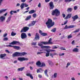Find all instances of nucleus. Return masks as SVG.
Masks as SVG:
<instances>
[{
  "label": "nucleus",
  "mask_w": 80,
  "mask_h": 80,
  "mask_svg": "<svg viewBox=\"0 0 80 80\" xmlns=\"http://www.w3.org/2000/svg\"><path fill=\"white\" fill-rule=\"evenodd\" d=\"M31 75V74L29 73H28L26 74V75L28 77H30V75Z\"/></svg>",
  "instance_id": "56"
},
{
  "label": "nucleus",
  "mask_w": 80,
  "mask_h": 80,
  "mask_svg": "<svg viewBox=\"0 0 80 80\" xmlns=\"http://www.w3.org/2000/svg\"><path fill=\"white\" fill-rule=\"evenodd\" d=\"M60 50H65V48H60Z\"/></svg>",
  "instance_id": "63"
},
{
  "label": "nucleus",
  "mask_w": 80,
  "mask_h": 80,
  "mask_svg": "<svg viewBox=\"0 0 80 80\" xmlns=\"http://www.w3.org/2000/svg\"><path fill=\"white\" fill-rule=\"evenodd\" d=\"M70 65V63L69 62H68L67 63V64L66 66V68H67Z\"/></svg>",
  "instance_id": "39"
},
{
  "label": "nucleus",
  "mask_w": 80,
  "mask_h": 80,
  "mask_svg": "<svg viewBox=\"0 0 80 80\" xmlns=\"http://www.w3.org/2000/svg\"><path fill=\"white\" fill-rule=\"evenodd\" d=\"M29 77H30L31 79H33V77L32 76V74H31L30 76H29Z\"/></svg>",
  "instance_id": "57"
},
{
  "label": "nucleus",
  "mask_w": 80,
  "mask_h": 80,
  "mask_svg": "<svg viewBox=\"0 0 80 80\" xmlns=\"http://www.w3.org/2000/svg\"><path fill=\"white\" fill-rule=\"evenodd\" d=\"M28 29H29V28L28 27H24L22 29L21 31V32L22 33V32H26L28 30Z\"/></svg>",
  "instance_id": "5"
},
{
  "label": "nucleus",
  "mask_w": 80,
  "mask_h": 80,
  "mask_svg": "<svg viewBox=\"0 0 80 80\" xmlns=\"http://www.w3.org/2000/svg\"><path fill=\"white\" fill-rule=\"evenodd\" d=\"M72 0H65V2H70Z\"/></svg>",
  "instance_id": "51"
},
{
  "label": "nucleus",
  "mask_w": 80,
  "mask_h": 80,
  "mask_svg": "<svg viewBox=\"0 0 80 80\" xmlns=\"http://www.w3.org/2000/svg\"><path fill=\"white\" fill-rule=\"evenodd\" d=\"M31 15H29L28 17H27V18L25 19L26 20H29L31 18Z\"/></svg>",
  "instance_id": "32"
},
{
  "label": "nucleus",
  "mask_w": 80,
  "mask_h": 80,
  "mask_svg": "<svg viewBox=\"0 0 80 80\" xmlns=\"http://www.w3.org/2000/svg\"><path fill=\"white\" fill-rule=\"evenodd\" d=\"M7 36V34H5L3 36V37H6Z\"/></svg>",
  "instance_id": "60"
},
{
  "label": "nucleus",
  "mask_w": 80,
  "mask_h": 80,
  "mask_svg": "<svg viewBox=\"0 0 80 80\" xmlns=\"http://www.w3.org/2000/svg\"><path fill=\"white\" fill-rule=\"evenodd\" d=\"M7 55V54H1L0 55V58L1 59H3V60H4L5 59V57Z\"/></svg>",
  "instance_id": "12"
},
{
  "label": "nucleus",
  "mask_w": 80,
  "mask_h": 80,
  "mask_svg": "<svg viewBox=\"0 0 80 80\" xmlns=\"http://www.w3.org/2000/svg\"><path fill=\"white\" fill-rule=\"evenodd\" d=\"M42 51H46L47 52H48V49H42Z\"/></svg>",
  "instance_id": "61"
},
{
  "label": "nucleus",
  "mask_w": 80,
  "mask_h": 80,
  "mask_svg": "<svg viewBox=\"0 0 80 80\" xmlns=\"http://www.w3.org/2000/svg\"><path fill=\"white\" fill-rule=\"evenodd\" d=\"M36 17H37V14L36 13H34L32 15L33 18H36Z\"/></svg>",
  "instance_id": "46"
},
{
  "label": "nucleus",
  "mask_w": 80,
  "mask_h": 80,
  "mask_svg": "<svg viewBox=\"0 0 80 80\" xmlns=\"http://www.w3.org/2000/svg\"><path fill=\"white\" fill-rule=\"evenodd\" d=\"M11 35L12 36H15V35H16V33H14L13 32H12L11 33Z\"/></svg>",
  "instance_id": "37"
},
{
  "label": "nucleus",
  "mask_w": 80,
  "mask_h": 80,
  "mask_svg": "<svg viewBox=\"0 0 80 80\" xmlns=\"http://www.w3.org/2000/svg\"><path fill=\"white\" fill-rule=\"evenodd\" d=\"M45 64L44 63H42L41 67H45Z\"/></svg>",
  "instance_id": "52"
},
{
  "label": "nucleus",
  "mask_w": 80,
  "mask_h": 80,
  "mask_svg": "<svg viewBox=\"0 0 80 80\" xmlns=\"http://www.w3.org/2000/svg\"><path fill=\"white\" fill-rule=\"evenodd\" d=\"M69 28H74L75 27L74 25H72L69 26Z\"/></svg>",
  "instance_id": "34"
},
{
  "label": "nucleus",
  "mask_w": 80,
  "mask_h": 80,
  "mask_svg": "<svg viewBox=\"0 0 80 80\" xmlns=\"http://www.w3.org/2000/svg\"><path fill=\"white\" fill-rule=\"evenodd\" d=\"M11 17H12V16H10L8 18V20L6 21V22H10V20L11 19Z\"/></svg>",
  "instance_id": "28"
},
{
  "label": "nucleus",
  "mask_w": 80,
  "mask_h": 80,
  "mask_svg": "<svg viewBox=\"0 0 80 80\" xmlns=\"http://www.w3.org/2000/svg\"><path fill=\"white\" fill-rule=\"evenodd\" d=\"M72 17V14H68L67 16L64 18L65 19H68V18H70Z\"/></svg>",
  "instance_id": "14"
},
{
  "label": "nucleus",
  "mask_w": 80,
  "mask_h": 80,
  "mask_svg": "<svg viewBox=\"0 0 80 80\" xmlns=\"http://www.w3.org/2000/svg\"><path fill=\"white\" fill-rule=\"evenodd\" d=\"M58 73H54L53 75V77L54 78H56L57 77Z\"/></svg>",
  "instance_id": "22"
},
{
  "label": "nucleus",
  "mask_w": 80,
  "mask_h": 80,
  "mask_svg": "<svg viewBox=\"0 0 80 80\" xmlns=\"http://www.w3.org/2000/svg\"><path fill=\"white\" fill-rule=\"evenodd\" d=\"M38 7L39 8H40V7H41V4L40 3L38 4Z\"/></svg>",
  "instance_id": "59"
},
{
  "label": "nucleus",
  "mask_w": 80,
  "mask_h": 80,
  "mask_svg": "<svg viewBox=\"0 0 80 80\" xmlns=\"http://www.w3.org/2000/svg\"><path fill=\"white\" fill-rule=\"evenodd\" d=\"M72 37V35L71 34L69 36H68V39H70V38H71Z\"/></svg>",
  "instance_id": "44"
},
{
  "label": "nucleus",
  "mask_w": 80,
  "mask_h": 80,
  "mask_svg": "<svg viewBox=\"0 0 80 80\" xmlns=\"http://www.w3.org/2000/svg\"><path fill=\"white\" fill-rule=\"evenodd\" d=\"M20 4L18 3L16 4V7H20Z\"/></svg>",
  "instance_id": "58"
},
{
  "label": "nucleus",
  "mask_w": 80,
  "mask_h": 80,
  "mask_svg": "<svg viewBox=\"0 0 80 80\" xmlns=\"http://www.w3.org/2000/svg\"><path fill=\"white\" fill-rule=\"evenodd\" d=\"M49 64L50 65L51 67H52V66H53V63L51 61H49L48 62Z\"/></svg>",
  "instance_id": "27"
},
{
  "label": "nucleus",
  "mask_w": 80,
  "mask_h": 80,
  "mask_svg": "<svg viewBox=\"0 0 80 80\" xmlns=\"http://www.w3.org/2000/svg\"><path fill=\"white\" fill-rule=\"evenodd\" d=\"M60 13V11L58 10V9H56L52 11V15L53 16L55 15L56 16L58 17V16H59Z\"/></svg>",
  "instance_id": "2"
},
{
  "label": "nucleus",
  "mask_w": 80,
  "mask_h": 80,
  "mask_svg": "<svg viewBox=\"0 0 80 80\" xmlns=\"http://www.w3.org/2000/svg\"><path fill=\"white\" fill-rule=\"evenodd\" d=\"M20 52H16L12 54V57H20Z\"/></svg>",
  "instance_id": "6"
},
{
  "label": "nucleus",
  "mask_w": 80,
  "mask_h": 80,
  "mask_svg": "<svg viewBox=\"0 0 80 80\" xmlns=\"http://www.w3.org/2000/svg\"><path fill=\"white\" fill-rule=\"evenodd\" d=\"M7 10V9H2L0 10V14L3 13V12H6Z\"/></svg>",
  "instance_id": "17"
},
{
  "label": "nucleus",
  "mask_w": 80,
  "mask_h": 80,
  "mask_svg": "<svg viewBox=\"0 0 80 80\" xmlns=\"http://www.w3.org/2000/svg\"><path fill=\"white\" fill-rule=\"evenodd\" d=\"M39 33H40V34H41V35H42L43 32H42V31H41V30H39Z\"/></svg>",
  "instance_id": "62"
},
{
  "label": "nucleus",
  "mask_w": 80,
  "mask_h": 80,
  "mask_svg": "<svg viewBox=\"0 0 80 80\" xmlns=\"http://www.w3.org/2000/svg\"><path fill=\"white\" fill-rule=\"evenodd\" d=\"M42 72H43V70L41 68L38 69L37 70V73H42Z\"/></svg>",
  "instance_id": "15"
},
{
  "label": "nucleus",
  "mask_w": 80,
  "mask_h": 80,
  "mask_svg": "<svg viewBox=\"0 0 80 80\" xmlns=\"http://www.w3.org/2000/svg\"><path fill=\"white\" fill-rule=\"evenodd\" d=\"M78 17V16L77 15H76L75 16L73 17H72V18L73 19V21H75V20L77 19Z\"/></svg>",
  "instance_id": "19"
},
{
  "label": "nucleus",
  "mask_w": 80,
  "mask_h": 80,
  "mask_svg": "<svg viewBox=\"0 0 80 80\" xmlns=\"http://www.w3.org/2000/svg\"><path fill=\"white\" fill-rule=\"evenodd\" d=\"M13 11L12 10L10 12V15H13Z\"/></svg>",
  "instance_id": "54"
},
{
  "label": "nucleus",
  "mask_w": 80,
  "mask_h": 80,
  "mask_svg": "<svg viewBox=\"0 0 80 80\" xmlns=\"http://www.w3.org/2000/svg\"><path fill=\"white\" fill-rule=\"evenodd\" d=\"M10 45H19L20 42L17 41H13L11 43H9Z\"/></svg>",
  "instance_id": "10"
},
{
  "label": "nucleus",
  "mask_w": 80,
  "mask_h": 80,
  "mask_svg": "<svg viewBox=\"0 0 80 80\" xmlns=\"http://www.w3.org/2000/svg\"><path fill=\"white\" fill-rule=\"evenodd\" d=\"M43 45H48V42H41L40 43H38V46H42Z\"/></svg>",
  "instance_id": "4"
},
{
  "label": "nucleus",
  "mask_w": 80,
  "mask_h": 80,
  "mask_svg": "<svg viewBox=\"0 0 80 80\" xmlns=\"http://www.w3.org/2000/svg\"><path fill=\"white\" fill-rule=\"evenodd\" d=\"M52 48H54L55 49H56L58 47H57L56 46H54L52 47Z\"/></svg>",
  "instance_id": "50"
},
{
  "label": "nucleus",
  "mask_w": 80,
  "mask_h": 80,
  "mask_svg": "<svg viewBox=\"0 0 80 80\" xmlns=\"http://www.w3.org/2000/svg\"><path fill=\"white\" fill-rule=\"evenodd\" d=\"M51 32H55L56 31V28H54L51 30Z\"/></svg>",
  "instance_id": "49"
},
{
  "label": "nucleus",
  "mask_w": 80,
  "mask_h": 80,
  "mask_svg": "<svg viewBox=\"0 0 80 80\" xmlns=\"http://www.w3.org/2000/svg\"><path fill=\"white\" fill-rule=\"evenodd\" d=\"M68 22V20L64 22V23L62 24V25H66V24H67V22Z\"/></svg>",
  "instance_id": "48"
},
{
  "label": "nucleus",
  "mask_w": 80,
  "mask_h": 80,
  "mask_svg": "<svg viewBox=\"0 0 80 80\" xmlns=\"http://www.w3.org/2000/svg\"><path fill=\"white\" fill-rule=\"evenodd\" d=\"M64 29H69V27L67 25H66L63 28Z\"/></svg>",
  "instance_id": "36"
},
{
  "label": "nucleus",
  "mask_w": 80,
  "mask_h": 80,
  "mask_svg": "<svg viewBox=\"0 0 80 80\" xmlns=\"http://www.w3.org/2000/svg\"><path fill=\"white\" fill-rule=\"evenodd\" d=\"M57 55V53L54 52L53 53H51L50 55L51 56L52 58H53V56H54V55Z\"/></svg>",
  "instance_id": "23"
},
{
  "label": "nucleus",
  "mask_w": 80,
  "mask_h": 80,
  "mask_svg": "<svg viewBox=\"0 0 80 80\" xmlns=\"http://www.w3.org/2000/svg\"><path fill=\"white\" fill-rule=\"evenodd\" d=\"M20 8L21 10H23L24 8V3H23L21 4L20 6Z\"/></svg>",
  "instance_id": "24"
},
{
  "label": "nucleus",
  "mask_w": 80,
  "mask_h": 80,
  "mask_svg": "<svg viewBox=\"0 0 80 80\" xmlns=\"http://www.w3.org/2000/svg\"><path fill=\"white\" fill-rule=\"evenodd\" d=\"M48 28H50L52 27H53L55 24V22H52V20L51 19H48V21L46 23Z\"/></svg>",
  "instance_id": "1"
},
{
  "label": "nucleus",
  "mask_w": 80,
  "mask_h": 80,
  "mask_svg": "<svg viewBox=\"0 0 80 80\" xmlns=\"http://www.w3.org/2000/svg\"><path fill=\"white\" fill-rule=\"evenodd\" d=\"M5 16H1L0 17V20L2 22H3L5 20Z\"/></svg>",
  "instance_id": "16"
},
{
  "label": "nucleus",
  "mask_w": 80,
  "mask_h": 80,
  "mask_svg": "<svg viewBox=\"0 0 80 80\" xmlns=\"http://www.w3.org/2000/svg\"><path fill=\"white\" fill-rule=\"evenodd\" d=\"M13 47L14 48H15V49H17V50H19V49H20V48L19 46H13Z\"/></svg>",
  "instance_id": "25"
},
{
  "label": "nucleus",
  "mask_w": 80,
  "mask_h": 80,
  "mask_svg": "<svg viewBox=\"0 0 80 80\" xmlns=\"http://www.w3.org/2000/svg\"><path fill=\"white\" fill-rule=\"evenodd\" d=\"M73 51L75 52H78V49L77 48H75L73 49Z\"/></svg>",
  "instance_id": "29"
},
{
  "label": "nucleus",
  "mask_w": 80,
  "mask_h": 80,
  "mask_svg": "<svg viewBox=\"0 0 80 80\" xmlns=\"http://www.w3.org/2000/svg\"><path fill=\"white\" fill-rule=\"evenodd\" d=\"M32 45H37V42H33L31 43Z\"/></svg>",
  "instance_id": "47"
},
{
  "label": "nucleus",
  "mask_w": 80,
  "mask_h": 80,
  "mask_svg": "<svg viewBox=\"0 0 80 80\" xmlns=\"http://www.w3.org/2000/svg\"><path fill=\"white\" fill-rule=\"evenodd\" d=\"M50 54V52H47L46 53V55L45 56L46 57H49V54Z\"/></svg>",
  "instance_id": "33"
},
{
  "label": "nucleus",
  "mask_w": 80,
  "mask_h": 80,
  "mask_svg": "<svg viewBox=\"0 0 80 80\" xmlns=\"http://www.w3.org/2000/svg\"><path fill=\"white\" fill-rule=\"evenodd\" d=\"M24 5L25 7H28V4L26 3H24Z\"/></svg>",
  "instance_id": "45"
},
{
  "label": "nucleus",
  "mask_w": 80,
  "mask_h": 80,
  "mask_svg": "<svg viewBox=\"0 0 80 80\" xmlns=\"http://www.w3.org/2000/svg\"><path fill=\"white\" fill-rule=\"evenodd\" d=\"M52 40V38H50L49 39V40L48 41V44H50L52 43V42H51V41Z\"/></svg>",
  "instance_id": "38"
},
{
  "label": "nucleus",
  "mask_w": 80,
  "mask_h": 80,
  "mask_svg": "<svg viewBox=\"0 0 80 80\" xmlns=\"http://www.w3.org/2000/svg\"><path fill=\"white\" fill-rule=\"evenodd\" d=\"M41 35L42 36H46V35H47V33L43 32L42 33Z\"/></svg>",
  "instance_id": "40"
},
{
  "label": "nucleus",
  "mask_w": 80,
  "mask_h": 80,
  "mask_svg": "<svg viewBox=\"0 0 80 80\" xmlns=\"http://www.w3.org/2000/svg\"><path fill=\"white\" fill-rule=\"evenodd\" d=\"M36 12V11L33 10H32L28 12V13H29V14H32V13H35Z\"/></svg>",
  "instance_id": "20"
},
{
  "label": "nucleus",
  "mask_w": 80,
  "mask_h": 80,
  "mask_svg": "<svg viewBox=\"0 0 80 80\" xmlns=\"http://www.w3.org/2000/svg\"><path fill=\"white\" fill-rule=\"evenodd\" d=\"M36 65L38 66H39V67H40V66L41 65V62H40V61H38L36 63Z\"/></svg>",
  "instance_id": "26"
},
{
  "label": "nucleus",
  "mask_w": 80,
  "mask_h": 80,
  "mask_svg": "<svg viewBox=\"0 0 80 80\" xmlns=\"http://www.w3.org/2000/svg\"><path fill=\"white\" fill-rule=\"evenodd\" d=\"M80 31V29H77L75 31H74L73 32V33H77V32H78Z\"/></svg>",
  "instance_id": "41"
},
{
  "label": "nucleus",
  "mask_w": 80,
  "mask_h": 80,
  "mask_svg": "<svg viewBox=\"0 0 80 80\" xmlns=\"http://www.w3.org/2000/svg\"><path fill=\"white\" fill-rule=\"evenodd\" d=\"M18 61L20 62H23V61L28 60V58L23 57H18Z\"/></svg>",
  "instance_id": "3"
},
{
  "label": "nucleus",
  "mask_w": 80,
  "mask_h": 80,
  "mask_svg": "<svg viewBox=\"0 0 80 80\" xmlns=\"http://www.w3.org/2000/svg\"><path fill=\"white\" fill-rule=\"evenodd\" d=\"M65 55L64 53H60L59 54V56H63V55Z\"/></svg>",
  "instance_id": "53"
},
{
  "label": "nucleus",
  "mask_w": 80,
  "mask_h": 80,
  "mask_svg": "<svg viewBox=\"0 0 80 80\" xmlns=\"http://www.w3.org/2000/svg\"><path fill=\"white\" fill-rule=\"evenodd\" d=\"M72 10H73V8H69L68 9L67 11H68V12H71V11H72Z\"/></svg>",
  "instance_id": "30"
},
{
  "label": "nucleus",
  "mask_w": 80,
  "mask_h": 80,
  "mask_svg": "<svg viewBox=\"0 0 80 80\" xmlns=\"http://www.w3.org/2000/svg\"><path fill=\"white\" fill-rule=\"evenodd\" d=\"M45 53V52H38L37 53V55H39L40 54H42V53Z\"/></svg>",
  "instance_id": "35"
},
{
  "label": "nucleus",
  "mask_w": 80,
  "mask_h": 80,
  "mask_svg": "<svg viewBox=\"0 0 80 80\" xmlns=\"http://www.w3.org/2000/svg\"><path fill=\"white\" fill-rule=\"evenodd\" d=\"M36 23V21H32L30 24L28 25V27H32V26L35 25V24Z\"/></svg>",
  "instance_id": "11"
},
{
  "label": "nucleus",
  "mask_w": 80,
  "mask_h": 80,
  "mask_svg": "<svg viewBox=\"0 0 80 80\" xmlns=\"http://www.w3.org/2000/svg\"><path fill=\"white\" fill-rule=\"evenodd\" d=\"M77 6H75L74 7V10H77Z\"/></svg>",
  "instance_id": "64"
},
{
  "label": "nucleus",
  "mask_w": 80,
  "mask_h": 80,
  "mask_svg": "<svg viewBox=\"0 0 80 80\" xmlns=\"http://www.w3.org/2000/svg\"><path fill=\"white\" fill-rule=\"evenodd\" d=\"M21 38L22 39L26 38L27 37V34L24 33H22L21 35Z\"/></svg>",
  "instance_id": "7"
},
{
  "label": "nucleus",
  "mask_w": 80,
  "mask_h": 80,
  "mask_svg": "<svg viewBox=\"0 0 80 80\" xmlns=\"http://www.w3.org/2000/svg\"><path fill=\"white\" fill-rule=\"evenodd\" d=\"M24 68H25V67L19 68L17 70L18 72H19V71H21V72H22V71L23 70V69H24Z\"/></svg>",
  "instance_id": "18"
},
{
  "label": "nucleus",
  "mask_w": 80,
  "mask_h": 80,
  "mask_svg": "<svg viewBox=\"0 0 80 80\" xmlns=\"http://www.w3.org/2000/svg\"><path fill=\"white\" fill-rule=\"evenodd\" d=\"M20 56H24L25 55H27V52H20Z\"/></svg>",
  "instance_id": "21"
},
{
  "label": "nucleus",
  "mask_w": 80,
  "mask_h": 80,
  "mask_svg": "<svg viewBox=\"0 0 80 80\" xmlns=\"http://www.w3.org/2000/svg\"><path fill=\"white\" fill-rule=\"evenodd\" d=\"M39 47H41V48H42V49H44L45 48H51V47H50V46H48L42 45L41 46H39Z\"/></svg>",
  "instance_id": "9"
},
{
  "label": "nucleus",
  "mask_w": 80,
  "mask_h": 80,
  "mask_svg": "<svg viewBox=\"0 0 80 80\" xmlns=\"http://www.w3.org/2000/svg\"><path fill=\"white\" fill-rule=\"evenodd\" d=\"M48 51L49 52V53L50 52H56L55 50L51 49H48Z\"/></svg>",
  "instance_id": "42"
},
{
  "label": "nucleus",
  "mask_w": 80,
  "mask_h": 80,
  "mask_svg": "<svg viewBox=\"0 0 80 80\" xmlns=\"http://www.w3.org/2000/svg\"><path fill=\"white\" fill-rule=\"evenodd\" d=\"M49 5L50 7V9H53V8H54V5L53 4V2H50L49 3Z\"/></svg>",
  "instance_id": "8"
},
{
  "label": "nucleus",
  "mask_w": 80,
  "mask_h": 80,
  "mask_svg": "<svg viewBox=\"0 0 80 80\" xmlns=\"http://www.w3.org/2000/svg\"><path fill=\"white\" fill-rule=\"evenodd\" d=\"M35 40H38L40 39V37L39 36V34L38 33H36V34L35 38Z\"/></svg>",
  "instance_id": "13"
},
{
  "label": "nucleus",
  "mask_w": 80,
  "mask_h": 80,
  "mask_svg": "<svg viewBox=\"0 0 80 80\" xmlns=\"http://www.w3.org/2000/svg\"><path fill=\"white\" fill-rule=\"evenodd\" d=\"M47 70H46L44 71V73L45 75L47 77H48V75L47 74Z\"/></svg>",
  "instance_id": "31"
},
{
  "label": "nucleus",
  "mask_w": 80,
  "mask_h": 80,
  "mask_svg": "<svg viewBox=\"0 0 80 80\" xmlns=\"http://www.w3.org/2000/svg\"><path fill=\"white\" fill-rule=\"evenodd\" d=\"M8 40V38H4L3 39V41H7Z\"/></svg>",
  "instance_id": "43"
},
{
  "label": "nucleus",
  "mask_w": 80,
  "mask_h": 80,
  "mask_svg": "<svg viewBox=\"0 0 80 80\" xmlns=\"http://www.w3.org/2000/svg\"><path fill=\"white\" fill-rule=\"evenodd\" d=\"M38 77L39 78H41L42 77V76L41 75L38 74Z\"/></svg>",
  "instance_id": "55"
}]
</instances>
